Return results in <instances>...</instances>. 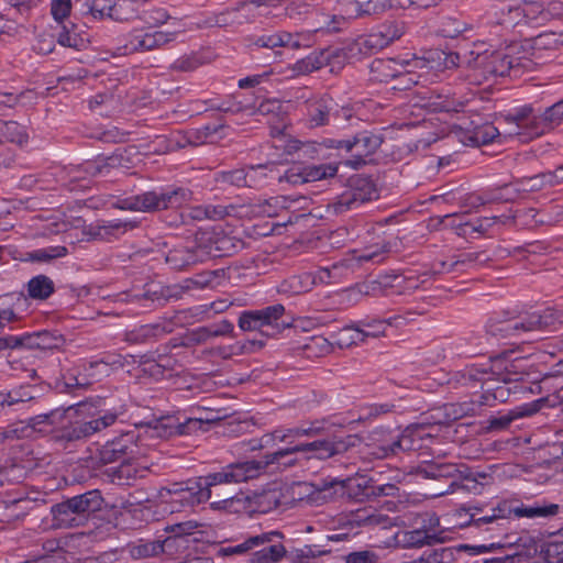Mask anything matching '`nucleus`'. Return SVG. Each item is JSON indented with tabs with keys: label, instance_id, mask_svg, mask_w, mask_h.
Here are the masks:
<instances>
[{
	"label": "nucleus",
	"instance_id": "f257e3e1",
	"mask_svg": "<svg viewBox=\"0 0 563 563\" xmlns=\"http://www.w3.org/2000/svg\"><path fill=\"white\" fill-rule=\"evenodd\" d=\"M267 466L265 462L246 461L231 464L222 472L201 477L198 497H196L197 504L211 500L212 509L228 508L238 498V495L232 489L222 487V485L254 478Z\"/></svg>",
	"mask_w": 563,
	"mask_h": 563
},
{
	"label": "nucleus",
	"instance_id": "f03ea898",
	"mask_svg": "<svg viewBox=\"0 0 563 563\" xmlns=\"http://www.w3.org/2000/svg\"><path fill=\"white\" fill-rule=\"evenodd\" d=\"M532 48L531 44H514L505 51L493 52L490 54L476 52L475 66L483 68L485 74L492 76H512L520 77L526 70L532 68L531 58L521 52L528 53Z\"/></svg>",
	"mask_w": 563,
	"mask_h": 563
},
{
	"label": "nucleus",
	"instance_id": "7ed1b4c3",
	"mask_svg": "<svg viewBox=\"0 0 563 563\" xmlns=\"http://www.w3.org/2000/svg\"><path fill=\"white\" fill-rule=\"evenodd\" d=\"M360 438L356 434H349L345 437L332 435L327 439L301 443L276 451L265 456V464L268 465L269 463L279 461L283 457L296 454H301L307 461L312 459L324 461L346 453L352 448H355Z\"/></svg>",
	"mask_w": 563,
	"mask_h": 563
},
{
	"label": "nucleus",
	"instance_id": "20e7f679",
	"mask_svg": "<svg viewBox=\"0 0 563 563\" xmlns=\"http://www.w3.org/2000/svg\"><path fill=\"white\" fill-rule=\"evenodd\" d=\"M189 189L177 187L161 191L151 190L124 198L118 202V208L139 212H158L166 209L179 208L191 199Z\"/></svg>",
	"mask_w": 563,
	"mask_h": 563
},
{
	"label": "nucleus",
	"instance_id": "39448f33",
	"mask_svg": "<svg viewBox=\"0 0 563 563\" xmlns=\"http://www.w3.org/2000/svg\"><path fill=\"white\" fill-rule=\"evenodd\" d=\"M558 320L553 310L548 309L542 313H530L522 318L504 321H492L488 324V332L494 336L521 338L529 332L544 331L552 327Z\"/></svg>",
	"mask_w": 563,
	"mask_h": 563
},
{
	"label": "nucleus",
	"instance_id": "423d86ee",
	"mask_svg": "<svg viewBox=\"0 0 563 563\" xmlns=\"http://www.w3.org/2000/svg\"><path fill=\"white\" fill-rule=\"evenodd\" d=\"M428 439H431V434L426 432L424 426H409L396 438L373 445L371 454L376 459H389L401 453L419 451Z\"/></svg>",
	"mask_w": 563,
	"mask_h": 563
},
{
	"label": "nucleus",
	"instance_id": "0eeeda50",
	"mask_svg": "<svg viewBox=\"0 0 563 563\" xmlns=\"http://www.w3.org/2000/svg\"><path fill=\"white\" fill-rule=\"evenodd\" d=\"M372 478L365 475H355L345 479H332L322 481L316 492V497H311L313 500L327 501L331 499L333 495H340L349 499L364 501L369 499Z\"/></svg>",
	"mask_w": 563,
	"mask_h": 563
},
{
	"label": "nucleus",
	"instance_id": "6e6552de",
	"mask_svg": "<svg viewBox=\"0 0 563 563\" xmlns=\"http://www.w3.org/2000/svg\"><path fill=\"white\" fill-rule=\"evenodd\" d=\"M203 422L201 418H188L185 422H178L173 417H163L154 421L141 423L139 428L143 429V433L136 438L167 439L174 434H188L200 429Z\"/></svg>",
	"mask_w": 563,
	"mask_h": 563
},
{
	"label": "nucleus",
	"instance_id": "1a4fd4ad",
	"mask_svg": "<svg viewBox=\"0 0 563 563\" xmlns=\"http://www.w3.org/2000/svg\"><path fill=\"white\" fill-rule=\"evenodd\" d=\"M377 197V189L367 177L357 176L351 179L347 191L342 194L331 203L334 213H342L346 210L356 209L360 205Z\"/></svg>",
	"mask_w": 563,
	"mask_h": 563
},
{
	"label": "nucleus",
	"instance_id": "9d476101",
	"mask_svg": "<svg viewBox=\"0 0 563 563\" xmlns=\"http://www.w3.org/2000/svg\"><path fill=\"white\" fill-rule=\"evenodd\" d=\"M563 399V388L556 394L548 397L540 398L533 402L526 404L515 410L509 411L500 417H492L487 420L485 427L486 432L501 431L507 429L510 423L522 417L532 416L538 412L543 406L555 407Z\"/></svg>",
	"mask_w": 563,
	"mask_h": 563
},
{
	"label": "nucleus",
	"instance_id": "9b49d317",
	"mask_svg": "<svg viewBox=\"0 0 563 563\" xmlns=\"http://www.w3.org/2000/svg\"><path fill=\"white\" fill-rule=\"evenodd\" d=\"M175 38V33H166L162 31H155L153 33L141 34L134 31L131 34L130 41L122 47H118L114 55L123 56L135 52H146L158 48Z\"/></svg>",
	"mask_w": 563,
	"mask_h": 563
},
{
	"label": "nucleus",
	"instance_id": "f8f14e48",
	"mask_svg": "<svg viewBox=\"0 0 563 563\" xmlns=\"http://www.w3.org/2000/svg\"><path fill=\"white\" fill-rule=\"evenodd\" d=\"M382 143L383 139L380 135L367 132L356 135L353 141H349V144H345L346 152L356 151L354 158L346 161L345 165L354 169L360 168L365 164L364 157L375 153Z\"/></svg>",
	"mask_w": 563,
	"mask_h": 563
},
{
	"label": "nucleus",
	"instance_id": "ddd939ff",
	"mask_svg": "<svg viewBox=\"0 0 563 563\" xmlns=\"http://www.w3.org/2000/svg\"><path fill=\"white\" fill-rule=\"evenodd\" d=\"M115 419V415L107 413L89 421L76 422L71 427L65 428L62 431L60 438L66 441H78L85 439L110 427L114 423Z\"/></svg>",
	"mask_w": 563,
	"mask_h": 563
},
{
	"label": "nucleus",
	"instance_id": "4468645a",
	"mask_svg": "<svg viewBox=\"0 0 563 563\" xmlns=\"http://www.w3.org/2000/svg\"><path fill=\"white\" fill-rule=\"evenodd\" d=\"M200 487L199 481H188L186 483H173L168 487H162L157 497L163 503L179 501L188 505L197 504L196 497H198V489Z\"/></svg>",
	"mask_w": 563,
	"mask_h": 563
},
{
	"label": "nucleus",
	"instance_id": "2eb2a0df",
	"mask_svg": "<svg viewBox=\"0 0 563 563\" xmlns=\"http://www.w3.org/2000/svg\"><path fill=\"white\" fill-rule=\"evenodd\" d=\"M16 347L53 350L59 349L64 343L62 335H54L48 331H40L34 333H25L16 335Z\"/></svg>",
	"mask_w": 563,
	"mask_h": 563
},
{
	"label": "nucleus",
	"instance_id": "dca6fc26",
	"mask_svg": "<svg viewBox=\"0 0 563 563\" xmlns=\"http://www.w3.org/2000/svg\"><path fill=\"white\" fill-rule=\"evenodd\" d=\"M135 435L131 432L125 433L122 439L107 443L100 451V461L103 464L114 463L125 455H134L133 441Z\"/></svg>",
	"mask_w": 563,
	"mask_h": 563
},
{
	"label": "nucleus",
	"instance_id": "f3484780",
	"mask_svg": "<svg viewBox=\"0 0 563 563\" xmlns=\"http://www.w3.org/2000/svg\"><path fill=\"white\" fill-rule=\"evenodd\" d=\"M54 520L59 527L71 528L84 525L85 520L81 518L78 504L75 497L68 498L52 507Z\"/></svg>",
	"mask_w": 563,
	"mask_h": 563
},
{
	"label": "nucleus",
	"instance_id": "a211bd4d",
	"mask_svg": "<svg viewBox=\"0 0 563 563\" xmlns=\"http://www.w3.org/2000/svg\"><path fill=\"white\" fill-rule=\"evenodd\" d=\"M176 545V538L168 537L163 541L154 540L132 545L130 553L134 559L156 556L161 553L172 554Z\"/></svg>",
	"mask_w": 563,
	"mask_h": 563
},
{
	"label": "nucleus",
	"instance_id": "6ab92c4d",
	"mask_svg": "<svg viewBox=\"0 0 563 563\" xmlns=\"http://www.w3.org/2000/svg\"><path fill=\"white\" fill-rule=\"evenodd\" d=\"M563 120V100L552 104L540 117H533L531 125L536 135L558 126Z\"/></svg>",
	"mask_w": 563,
	"mask_h": 563
},
{
	"label": "nucleus",
	"instance_id": "aec40b11",
	"mask_svg": "<svg viewBox=\"0 0 563 563\" xmlns=\"http://www.w3.org/2000/svg\"><path fill=\"white\" fill-rule=\"evenodd\" d=\"M284 534L279 531L264 532L257 536L247 538L243 543L228 547L220 550L222 555L244 554L252 549L265 545L269 542H274L275 539H283Z\"/></svg>",
	"mask_w": 563,
	"mask_h": 563
},
{
	"label": "nucleus",
	"instance_id": "412c9836",
	"mask_svg": "<svg viewBox=\"0 0 563 563\" xmlns=\"http://www.w3.org/2000/svg\"><path fill=\"white\" fill-rule=\"evenodd\" d=\"M522 16L526 22H544L550 20L552 12L545 8L544 1H525L523 7L508 8V15Z\"/></svg>",
	"mask_w": 563,
	"mask_h": 563
},
{
	"label": "nucleus",
	"instance_id": "4be33fe9",
	"mask_svg": "<svg viewBox=\"0 0 563 563\" xmlns=\"http://www.w3.org/2000/svg\"><path fill=\"white\" fill-rule=\"evenodd\" d=\"M199 262H202V255L195 247H176L166 255V263L174 269H183Z\"/></svg>",
	"mask_w": 563,
	"mask_h": 563
},
{
	"label": "nucleus",
	"instance_id": "5701e85b",
	"mask_svg": "<svg viewBox=\"0 0 563 563\" xmlns=\"http://www.w3.org/2000/svg\"><path fill=\"white\" fill-rule=\"evenodd\" d=\"M402 64L395 59H375L371 64V80L376 82H389L399 74Z\"/></svg>",
	"mask_w": 563,
	"mask_h": 563
},
{
	"label": "nucleus",
	"instance_id": "b1692460",
	"mask_svg": "<svg viewBox=\"0 0 563 563\" xmlns=\"http://www.w3.org/2000/svg\"><path fill=\"white\" fill-rule=\"evenodd\" d=\"M333 110L332 100L321 99L308 106V124L319 128L329 123Z\"/></svg>",
	"mask_w": 563,
	"mask_h": 563
},
{
	"label": "nucleus",
	"instance_id": "393cba45",
	"mask_svg": "<svg viewBox=\"0 0 563 563\" xmlns=\"http://www.w3.org/2000/svg\"><path fill=\"white\" fill-rule=\"evenodd\" d=\"M282 539H275L274 542H269L261 550L255 551L252 554L251 563H277L283 558L287 556L288 551L279 542Z\"/></svg>",
	"mask_w": 563,
	"mask_h": 563
},
{
	"label": "nucleus",
	"instance_id": "a878e982",
	"mask_svg": "<svg viewBox=\"0 0 563 563\" xmlns=\"http://www.w3.org/2000/svg\"><path fill=\"white\" fill-rule=\"evenodd\" d=\"M256 312L260 316L261 324H263V327H272L277 332H280L283 329L291 325L290 321L282 320L279 322L285 314V307L280 303L256 310Z\"/></svg>",
	"mask_w": 563,
	"mask_h": 563
},
{
	"label": "nucleus",
	"instance_id": "bb28decb",
	"mask_svg": "<svg viewBox=\"0 0 563 563\" xmlns=\"http://www.w3.org/2000/svg\"><path fill=\"white\" fill-rule=\"evenodd\" d=\"M219 238V230L212 229V230H206L202 232H199L196 235V243L195 246L198 254L202 255V262L207 257H218L219 252H216V246L218 243Z\"/></svg>",
	"mask_w": 563,
	"mask_h": 563
},
{
	"label": "nucleus",
	"instance_id": "cd10ccee",
	"mask_svg": "<svg viewBox=\"0 0 563 563\" xmlns=\"http://www.w3.org/2000/svg\"><path fill=\"white\" fill-rule=\"evenodd\" d=\"M74 497L78 504L80 516L85 521L90 514L97 512L102 508L103 498L97 489Z\"/></svg>",
	"mask_w": 563,
	"mask_h": 563
},
{
	"label": "nucleus",
	"instance_id": "c85d7f7f",
	"mask_svg": "<svg viewBox=\"0 0 563 563\" xmlns=\"http://www.w3.org/2000/svg\"><path fill=\"white\" fill-rule=\"evenodd\" d=\"M397 543L402 548H421L424 545H433L437 542L432 540V537L421 532L416 527L411 530H405L396 534Z\"/></svg>",
	"mask_w": 563,
	"mask_h": 563
},
{
	"label": "nucleus",
	"instance_id": "c756f323",
	"mask_svg": "<svg viewBox=\"0 0 563 563\" xmlns=\"http://www.w3.org/2000/svg\"><path fill=\"white\" fill-rule=\"evenodd\" d=\"M384 47H386V42L382 37V35L377 34V32H376V33L363 35V36H360L358 38H356L352 43L350 51L351 52L356 51L360 54L369 55V54L377 53L378 51L383 49Z\"/></svg>",
	"mask_w": 563,
	"mask_h": 563
},
{
	"label": "nucleus",
	"instance_id": "7c9ffc66",
	"mask_svg": "<svg viewBox=\"0 0 563 563\" xmlns=\"http://www.w3.org/2000/svg\"><path fill=\"white\" fill-rule=\"evenodd\" d=\"M377 334L376 332H366L358 328L345 327L336 333L334 342L341 349L349 347L358 341L363 342L367 336H376Z\"/></svg>",
	"mask_w": 563,
	"mask_h": 563
},
{
	"label": "nucleus",
	"instance_id": "2f4dec72",
	"mask_svg": "<svg viewBox=\"0 0 563 563\" xmlns=\"http://www.w3.org/2000/svg\"><path fill=\"white\" fill-rule=\"evenodd\" d=\"M132 150L129 148H119L112 155L107 157H100L101 164L103 165L104 176L110 175L112 169L122 168L128 169L131 165L130 155Z\"/></svg>",
	"mask_w": 563,
	"mask_h": 563
},
{
	"label": "nucleus",
	"instance_id": "473e14b6",
	"mask_svg": "<svg viewBox=\"0 0 563 563\" xmlns=\"http://www.w3.org/2000/svg\"><path fill=\"white\" fill-rule=\"evenodd\" d=\"M26 139L27 134L24 126L15 121L0 120V142L8 141L21 145L26 142Z\"/></svg>",
	"mask_w": 563,
	"mask_h": 563
},
{
	"label": "nucleus",
	"instance_id": "72a5a7b5",
	"mask_svg": "<svg viewBox=\"0 0 563 563\" xmlns=\"http://www.w3.org/2000/svg\"><path fill=\"white\" fill-rule=\"evenodd\" d=\"M413 526L421 532H424L426 534L432 537L433 541L438 543L444 541V539L437 533V529L440 526V520L434 514L424 512L417 515L413 521Z\"/></svg>",
	"mask_w": 563,
	"mask_h": 563
},
{
	"label": "nucleus",
	"instance_id": "f704fd0d",
	"mask_svg": "<svg viewBox=\"0 0 563 563\" xmlns=\"http://www.w3.org/2000/svg\"><path fill=\"white\" fill-rule=\"evenodd\" d=\"M306 183L319 181L336 176L339 167L336 164H320L302 167Z\"/></svg>",
	"mask_w": 563,
	"mask_h": 563
},
{
	"label": "nucleus",
	"instance_id": "c9c22d12",
	"mask_svg": "<svg viewBox=\"0 0 563 563\" xmlns=\"http://www.w3.org/2000/svg\"><path fill=\"white\" fill-rule=\"evenodd\" d=\"M30 297L34 299H46L54 291V283L45 275L33 277L27 284Z\"/></svg>",
	"mask_w": 563,
	"mask_h": 563
},
{
	"label": "nucleus",
	"instance_id": "e433bc0d",
	"mask_svg": "<svg viewBox=\"0 0 563 563\" xmlns=\"http://www.w3.org/2000/svg\"><path fill=\"white\" fill-rule=\"evenodd\" d=\"M323 542H319L314 545H305L302 548H295L289 551V558L296 563H310V561L317 556L328 554L330 550H322L324 548Z\"/></svg>",
	"mask_w": 563,
	"mask_h": 563
},
{
	"label": "nucleus",
	"instance_id": "4c0bfd02",
	"mask_svg": "<svg viewBox=\"0 0 563 563\" xmlns=\"http://www.w3.org/2000/svg\"><path fill=\"white\" fill-rule=\"evenodd\" d=\"M145 468H137L131 462L123 460L117 467L110 470V475L113 481L119 484H129L131 479L142 477Z\"/></svg>",
	"mask_w": 563,
	"mask_h": 563
},
{
	"label": "nucleus",
	"instance_id": "58836bf2",
	"mask_svg": "<svg viewBox=\"0 0 563 563\" xmlns=\"http://www.w3.org/2000/svg\"><path fill=\"white\" fill-rule=\"evenodd\" d=\"M278 167L276 163L261 165H251L247 167V187L255 188L260 186L267 177V170L273 173Z\"/></svg>",
	"mask_w": 563,
	"mask_h": 563
},
{
	"label": "nucleus",
	"instance_id": "ea45409f",
	"mask_svg": "<svg viewBox=\"0 0 563 563\" xmlns=\"http://www.w3.org/2000/svg\"><path fill=\"white\" fill-rule=\"evenodd\" d=\"M427 477H454L457 474L463 475L460 467L452 463H429L423 470Z\"/></svg>",
	"mask_w": 563,
	"mask_h": 563
},
{
	"label": "nucleus",
	"instance_id": "a19ab883",
	"mask_svg": "<svg viewBox=\"0 0 563 563\" xmlns=\"http://www.w3.org/2000/svg\"><path fill=\"white\" fill-rule=\"evenodd\" d=\"M488 372L486 369L470 368L455 375L457 383L466 387H475L479 383L482 387L486 385L489 378H486Z\"/></svg>",
	"mask_w": 563,
	"mask_h": 563
},
{
	"label": "nucleus",
	"instance_id": "79ce46f5",
	"mask_svg": "<svg viewBox=\"0 0 563 563\" xmlns=\"http://www.w3.org/2000/svg\"><path fill=\"white\" fill-rule=\"evenodd\" d=\"M410 65L411 64L407 62L402 64V67H399V74L393 79V89L406 90L419 82L420 75H417L411 69L406 68Z\"/></svg>",
	"mask_w": 563,
	"mask_h": 563
},
{
	"label": "nucleus",
	"instance_id": "37998d69",
	"mask_svg": "<svg viewBox=\"0 0 563 563\" xmlns=\"http://www.w3.org/2000/svg\"><path fill=\"white\" fill-rule=\"evenodd\" d=\"M533 109L531 106H523L514 113H510L506 117V120L510 123H515L518 130L528 129L533 131L531 121L534 115H532Z\"/></svg>",
	"mask_w": 563,
	"mask_h": 563
},
{
	"label": "nucleus",
	"instance_id": "c03bdc74",
	"mask_svg": "<svg viewBox=\"0 0 563 563\" xmlns=\"http://www.w3.org/2000/svg\"><path fill=\"white\" fill-rule=\"evenodd\" d=\"M76 29L77 27L74 24L70 29L64 26V31L59 33L57 42L66 47L81 49L87 41L76 31Z\"/></svg>",
	"mask_w": 563,
	"mask_h": 563
},
{
	"label": "nucleus",
	"instance_id": "a18cd8bd",
	"mask_svg": "<svg viewBox=\"0 0 563 563\" xmlns=\"http://www.w3.org/2000/svg\"><path fill=\"white\" fill-rule=\"evenodd\" d=\"M357 14L358 15H372L385 12L387 9L393 7L391 0H368L365 3L356 1Z\"/></svg>",
	"mask_w": 563,
	"mask_h": 563
},
{
	"label": "nucleus",
	"instance_id": "49530a36",
	"mask_svg": "<svg viewBox=\"0 0 563 563\" xmlns=\"http://www.w3.org/2000/svg\"><path fill=\"white\" fill-rule=\"evenodd\" d=\"M217 181L236 187H247V167L222 172L218 175Z\"/></svg>",
	"mask_w": 563,
	"mask_h": 563
},
{
	"label": "nucleus",
	"instance_id": "de8ad7c7",
	"mask_svg": "<svg viewBox=\"0 0 563 563\" xmlns=\"http://www.w3.org/2000/svg\"><path fill=\"white\" fill-rule=\"evenodd\" d=\"M475 51H471L468 53H464L461 55L460 53H450L444 58V65L446 68H453L457 66L465 65L467 67L476 68L475 66Z\"/></svg>",
	"mask_w": 563,
	"mask_h": 563
},
{
	"label": "nucleus",
	"instance_id": "09e8293b",
	"mask_svg": "<svg viewBox=\"0 0 563 563\" xmlns=\"http://www.w3.org/2000/svg\"><path fill=\"white\" fill-rule=\"evenodd\" d=\"M498 377L497 380L504 383L505 385L512 383V382H519L526 375V372L523 371L521 366V362L511 363L509 366L505 367V371L497 374Z\"/></svg>",
	"mask_w": 563,
	"mask_h": 563
},
{
	"label": "nucleus",
	"instance_id": "8fccbe9b",
	"mask_svg": "<svg viewBox=\"0 0 563 563\" xmlns=\"http://www.w3.org/2000/svg\"><path fill=\"white\" fill-rule=\"evenodd\" d=\"M203 62L196 54L185 55L177 58L170 66V68L175 71H194L199 66H201Z\"/></svg>",
	"mask_w": 563,
	"mask_h": 563
},
{
	"label": "nucleus",
	"instance_id": "3c124183",
	"mask_svg": "<svg viewBox=\"0 0 563 563\" xmlns=\"http://www.w3.org/2000/svg\"><path fill=\"white\" fill-rule=\"evenodd\" d=\"M288 199L286 197H272L265 200L261 206V212L267 217H275L278 211L287 208Z\"/></svg>",
	"mask_w": 563,
	"mask_h": 563
},
{
	"label": "nucleus",
	"instance_id": "603ef678",
	"mask_svg": "<svg viewBox=\"0 0 563 563\" xmlns=\"http://www.w3.org/2000/svg\"><path fill=\"white\" fill-rule=\"evenodd\" d=\"M239 327L243 331H254L262 330L263 324H261L260 316L256 310L254 311H244L239 319Z\"/></svg>",
	"mask_w": 563,
	"mask_h": 563
},
{
	"label": "nucleus",
	"instance_id": "864d4df0",
	"mask_svg": "<svg viewBox=\"0 0 563 563\" xmlns=\"http://www.w3.org/2000/svg\"><path fill=\"white\" fill-rule=\"evenodd\" d=\"M324 54L321 53L320 56H308L307 58L298 62L296 64V69L300 73H311L322 67L324 60Z\"/></svg>",
	"mask_w": 563,
	"mask_h": 563
},
{
	"label": "nucleus",
	"instance_id": "5fc2aeb1",
	"mask_svg": "<svg viewBox=\"0 0 563 563\" xmlns=\"http://www.w3.org/2000/svg\"><path fill=\"white\" fill-rule=\"evenodd\" d=\"M490 261V257L485 252H473V253H466L459 256V258L453 262L450 267L457 266L460 264H486Z\"/></svg>",
	"mask_w": 563,
	"mask_h": 563
},
{
	"label": "nucleus",
	"instance_id": "6e6d98bb",
	"mask_svg": "<svg viewBox=\"0 0 563 563\" xmlns=\"http://www.w3.org/2000/svg\"><path fill=\"white\" fill-rule=\"evenodd\" d=\"M499 134L498 129L493 125H485L474 132L472 140L477 144H487Z\"/></svg>",
	"mask_w": 563,
	"mask_h": 563
},
{
	"label": "nucleus",
	"instance_id": "4d7b16f0",
	"mask_svg": "<svg viewBox=\"0 0 563 563\" xmlns=\"http://www.w3.org/2000/svg\"><path fill=\"white\" fill-rule=\"evenodd\" d=\"M89 10L95 18L102 19L104 16H109L114 19L112 14L113 5L109 0H93L89 7Z\"/></svg>",
	"mask_w": 563,
	"mask_h": 563
},
{
	"label": "nucleus",
	"instance_id": "13d9d810",
	"mask_svg": "<svg viewBox=\"0 0 563 563\" xmlns=\"http://www.w3.org/2000/svg\"><path fill=\"white\" fill-rule=\"evenodd\" d=\"M377 34L382 35V37L386 42V46H388L395 40L400 38L404 34V24L402 23H389L384 26V29Z\"/></svg>",
	"mask_w": 563,
	"mask_h": 563
},
{
	"label": "nucleus",
	"instance_id": "bf43d9fd",
	"mask_svg": "<svg viewBox=\"0 0 563 563\" xmlns=\"http://www.w3.org/2000/svg\"><path fill=\"white\" fill-rule=\"evenodd\" d=\"M534 44L538 46H558L563 45V31L556 32L551 31L540 34L536 40Z\"/></svg>",
	"mask_w": 563,
	"mask_h": 563
},
{
	"label": "nucleus",
	"instance_id": "052dcab7",
	"mask_svg": "<svg viewBox=\"0 0 563 563\" xmlns=\"http://www.w3.org/2000/svg\"><path fill=\"white\" fill-rule=\"evenodd\" d=\"M53 417V413L49 415H38L36 417H33L29 420L27 426L22 430L24 432L25 437H29L31 432L38 431L43 432L44 429L41 428L42 424H52L51 418Z\"/></svg>",
	"mask_w": 563,
	"mask_h": 563
},
{
	"label": "nucleus",
	"instance_id": "680f3d73",
	"mask_svg": "<svg viewBox=\"0 0 563 563\" xmlns=\"http://www.w3.org/2000/svg\"><path fill=\"white\" fill-rule=\"evenodd\" d=\"M378 556L373 551L352 552L345 558V563H377Z\"/></svg>",
	"mask_w": 563,
	"mask_h": 563
},
{
	"label": "nucleus",
	"instance_id": "e2e57ef3",
	"mask_svg": "<svg viewBox=\"0 0 563 563\" xmlns=\"http://www.w3.org/2000/svg\"><path fill=\"white\" fill-rule=\"evenodd\" d=\"M216 252H219L218 257L229 255L235 250L233 240L228 236L222 230H219L218 243H216Z\"/></svg>",
	"mask_w": 563,
	"mask_h": 563
},
{
	"label": "nucleus",
	"instance_id": "0e129e2a",
	"mask_svg": "<svg viewBox=\"0 0 563 563\" xmlns=\"http://www.w3.org/2000/svg\"><path fill=\"white\" fill-rule=\"evenodd\" d=\"M70 8V0H53L52 14L56 21H62L68 16Z\"/></svg>",
	"mask_w": 563,
	"mask_h": 563
},
{
	"label": "nucleus",
	"instance_id": "69168bd1",
	"mask_svg": "<svg viewBox=\"0 0 563 563\" xmlns=\"http://www.w3.org/2000/svg\"><path fill=\"white\" fill-rule=\"evenodd\" d=\"M278 183H288L290 185H302L306 184V179L303 178V169L301 168H291L287 170L284 175L278 177Z\"/></svg>",
	"mask_w": 563,
	"mask_h": 563
},
{
	"label": "nucleus",
	"instance_id": "338daca9",
	"mask_svg": "<svg viewBox=\"0 0 563 563\" xmlns=\"http://www.w3.org/2000/svg\"><path fill=\"white\" fill-rule=\"evenodd\" d=\"M282 110V103L276 99H268L262 101L257 108L256 112L263 115L276 114Z\"/></svg>",
	"mask_w": 563,
	"mask_h": 563
},
{
	"label": "nucleus",
	"instance_id": "774afa93",
	"mask_svg": "<svg viewBox=\"0 0 563 563\" xmlns=\"http://www.w3.org/2000/svg\"><path fill=\"white\" fill-rule=\"evenodd\" d=\"M430 553L435 563H451L454 561V550L452 548L435 549Z\"/></svg>",
	"mask_w": 563,
	"mask_h": 563
}]
</instances>
